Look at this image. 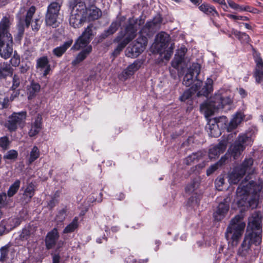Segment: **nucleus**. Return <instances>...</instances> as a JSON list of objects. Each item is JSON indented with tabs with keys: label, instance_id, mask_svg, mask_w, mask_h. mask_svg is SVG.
I'll use <instances>...</instances> for the list:
<instances>
[{
	"label": "nucleus",
	"instance_id": "obj_31",
	"mask_svg": "<svg viewBox=\"0 0 263 263\" xmlns=\"http://www.w3.org/2000/svg\"><path fill=\"white\" fill-rule=\"evenodd\" d=\"M186 51L187 49L184 47H181L177 51L172 63L174 67H177L182 62Z\"/></svg>",
	"mask_w": 263,
	"mask_h": 263
},
{
	"label": "nucleus",
	"instance_id": "obj_32",
	"mask_svg": "<svg viewBox=\"0 0 263 263\" xmlns=\"http://www.w3.org/2000/svg\"><path fill=\"white\" fill-rule=\"evenodd\" d=\"M245 148L240 144L235 141L234 143L230 148L231 156L234 159H236L241 155Z\"/></svg>",
	"mask_w": 263,
	"mask_h": 263
},
{
	"label": "nucleus",
	"instance_id": "obj_22",
	"mask_svg": "<svg viewBox=\"0 0 263 263\" xmlns=\"http://www.w3.org/2000/svg\"><path fill=\"white\" fill-rule=\"evenodd\" d=\"M253 162L254 160L251 158L246 159L242 163L237 167L241 172V174H245L246 173H248L249 174H253L255 171L253 167Z\"/></svg>",
	"mask_w": 263,
	"mask_h": 263
},
{
	"label": "nucleus",
	"instance_id": "obj_49",
	"mask_svg": "<svg viewBox=\"0 0 263 263\" xmlns=\"http://www.w3.org/2000/svg\"><path fill=\"white\" fill-rule=\"evenodd\" d=\"M193 78L194 76L188 72L184 77L183 84L186 86H190L193 82Z\"/></svg>",
	"mask_w": 263,
	"mask_h": 263
},
{
	"label": "nucleus",
	"instance_id": "obj_16",
	"mask_svg": "<svg viewBox=\"0 0 263 263\" xmlns=\"http://www.w3.org/2000/svg\"><path fill=\"white\" fill-rule=\"evenodd\" d=\"M227 140H223L218 144L213 146L209 149V156L210 159H215L223 153L227 146Z\"/></svg>",
	"mask_w": 263,
	"mask_h": 263
},
{
	"label": "nucleus",
	"instance_id": "obj_2",
	"mask_svg": "<svg viewBox=\"0 0 263 263\" xmlns=\"http://www.w3.org/2000/svg\"><path fill=\"white\" fill-rule=\"evenodd\" d=\"M232 103L231 98L223 96L219 91L215 93L210 100L200 105V110L204 114L205 117L212 116L214 112L219 109L223 108L224 106L230 105Z\"/></svg>",
	"mask_w": 263,
	"mask_h": 263
},
{
	"label": "nucleus",
	"instance_id": "obj_56",
	"mask_svg": "<svg viewBox=\"0 0 263 263\" xmlns=\"http://www.w3.org/2000/svg\"><path fill=\"white\" fill-rule=\"evenodd\" d=\"M228 3L230 7H231L232 8L235 10H239L240 11H243L245 6H240L231 0H228Z\"/></svg>",
	"mask_w": 263,
	"mask_h": 263
},
{
	"label": "nucleus",
	"instance_id": "obj_42",
	"mask_svg": "<svg viewBox=\"0 0 263 263\" xmlns=\"http://www.w3.org/2000/svg\"><path fill=\"white\" fill-rule=\"evenodd\" d=\"M9 247L8 245L0 248V262H4L8 258Z\"/></svg>",
	"mask_w": 263,
	"mask_h": 263
},
{
	"label": "nucleus",
	"instance_id": "obj_45",
	"mask_svg": "<svg viewBox=\"0 0 263 263\" xmlns=\"http://www.w3.org/2000/svg\"><path fill=\"white\" fill-rule=\"evenodd\" d=\"M225 158L222 157L220 160L214 165H211L207 170L206 174L209 176L216 171L219 166L221 165L226 161Z\"/></svg>",
	"mask_w": 263,
	"mask_h": 263
},
{
	"label": "nucleus",
	"instance_id": "obj_25",
	"mask_svg": "<svg viewBox=\"0 0 263 263\" xmlns=\"http://www.w3.org/2000/svg\"><path fill=\"white\" fill-rule=\"evenodd\" d=\"M101 15V11L96 6H91L88 9L87 8V20L88 21L97 20Z\"/></svg>",
	"mask_w": 263,
	"mask_h": 263
},
{
	"label": "nucleus",
	"instance_id": "obj_34",
	"mask_svg": "<svg viewBox=\"0 0 263 263\" xmlns=\"http://www.w3.org/2000/svg\"><path fill=\"white\" fill-rule=\"evenodd\" d=\"M41 86L39 83L32 82L28 88V99L31 100L39 92Z\"/></svg>",
	"mask_w": 263,
	"mask_h": 263
},
{
	"label": "nucleus",
	"instance_id": "obj_46",
	"mask_svg": "<svg viewBox=\"0 0 263 263\" xmlns=\"http://www.w3.org/2000/svg\"><path fill=\"white\" fill-rule=\"evenodd\" d=\"M199 183L197 180H193L185 187V192L189 194H192L198 188Z\"/></svg>",
	"mask_w": 263,
	"mask_h": 263
},
{
	"label": "nucleus",
	"instance_id": "obj_52",
	"mask_svg": "<svg viewBox=\"0 0 263 263\" xmlns=\"http://www.w3.org/2000/svg\"><path fill=\"white\" fill-rule=\"evenodd\" d=\"M254 61L256 63L255 68H263V60L259 53H256L254 55Z\"/></svg>",
	"mask_w": 263,
	"mask_h": 263
},
{
	"label": "nucleus",
	"instance_id": "obj_24",
	"mask_svg": "<svg viewBox=\"0 0 263 263\" xmlns=\"http://www.w3.org/2000/svg\"><path fill=\"white\" fill-rule=\"evenodd\" d=\"M91 51L92 46L91 45L87 46L77 55L75 59L72 61V65L76 66L82 62L90 54Z\"/></svg>",
	"mask_w": 263,
	"mask_h": 263
},
{
	"label": "nucleus",
	"instance_id": "obj_36",
	"mask_svg": "<svg viewBox=\"0 0 263 263\" xmlns=\"http://www.w3.org/2000/svg\"><path fill=\"white\" fill-rule=\"evenodd\" d=\"M12 74V68L11 66L5 63L0 64V78H5Z\"/></svg>",
	"mask_w": 263,
	"mask_h": 263
},
{
	"label": "nucleus",
	"instance_id": "obj_29",
	"mask_svg": "<svg viewBox=\"0 0 263 263\" xmlns=\"http://www.w3.org/2000/svg\"><path fill=\"white\" fill-rule=\"evenodd\" d=\"M34 194V185L32 183L29 184L25 189L22 197V202L24 204H26L30 202Z\"/></svg>",
	"mask_w": 263,
	"mask_h": 263
},
{
	"label": "nucleus",
	"instance_id": "obj_9",
	"mask_svg": "<svg viewBox=\"0 0 263 263\" xmlns=\"http://www.w3.org/2000/svg\"><path fill=\"white\" fill-rule=\"evenodd\" d=\"M61 4V3L55 2L51 3L48 6L45 16L47 25L52 26L53 28L58 26L59 23L58 22V18Z\"/></svg>",
	"mask_w": 263,
	"mask_h": 263
},
{
	"label": "nucleus",
	"instance_id": "obj_20",
	"mask_svg": "<svg viewBox=\"0 0 263 263\" xmlns=\"http://www.w3.org/2000/svg\"><path fill=\"white\" fill-rule=\"evenodd\" d=\"M36 67L40 70H44L43 76H46L50 70V66L47 57L44 56L37 59Z\"/></svg>",
	"mask_w": 263,
	"mask_h": 263
},
{
	"label": "nucleus",
	"instance_id": "obj_30",
	"mask_svg": "<svg viewBox=\"0 0 263 263\" xmlns=\"http://www.w3.org/2000/svg\"><path fill=\"white\" fill-rule=\"evenodd\" d=\"M5 39L2 40V44L0 45V55L5 59H7L10 57L12 53V47L9 44H7L5 46Z\"/></svg>",
	"mask_w": 263,
	"mask_h": 263
},
{
	"label": "nucleus",
	"instance_id": "obj_50",
	"mask_svg": "<svg viewBox=\"0 0 263 263\" xmlns=\"http://www.w3.org/2000/svg\"><path fill=\"white\" fill-rule=\"evenodd\" d=\"M254 76L256 82L259 83L263 81V68H255Z\"/></svg>",
	"mask_w": 263,
	"mask_h": 263
},
{
	"label": "nucleus",
	"instance_id": "obj_8",
	"mask_svg": "<svg viewBox=\"0 0 263 263\" xmlns=\"http://www.w3.org/2000/svg\"><path fill=\"white\" fill-rule=\"evenodd\" d=\"M136 24L137 22L134 19L130 18L125 31L119 32L118 35L114 40V42H119L123 40L127 44H128L136 36L137 31Z\"/></svg>",
	"mask_w": 263,
	"mask_h": 263
},
{
	"label": "nucleus",
	"instance_id": "obj_40",
	"mask_svg": "<svg viewBox=\"0 0 263 263\" xmlns=\"http://www.w3.org/2000/svg\"><path fill=\"white\" fill-rule=\"evenodd\" d=\"M21 181L19 180H16L10 186L7 195L9 197H12L15 195L18 190L20 186Z\"/></svg>",
	"mask_w": 263,
	"mask_h": 263
},
{
	"label": "nucleus",
	"instance_id": "obj_7",
	"mask_svg": "<svg viewBox=\"0 0 263 263\" xmlns=\"http://www.w3.org/2000/svg\"><path fill=\"white\" fill-rule=\"evenodd\" d=\"M213 81L211 79H208L205 85L201 88L202 85V82L197 80L194 85L185 90L183 93L180 97L179 100L181 101H185L189 99L195 92L198 91L197 96H208L209 94L213 90Z\"/></svg>",
	"mask_w": 263,
	"mask_h": 263
},
{
	"label": "nucleus",
	"instance_id": "obj_19",
	"mask_svg": "<svg viewBox=\"0 0 263 263\" xmlns=\"http://www.w3.org/2000/svg\"><path fill=\"white\" fill-rule=\"evenodd\" d=\"M121 23L120 21H116L112 22L109 28L107 30H104L99 36V41L102 42L103 40L105 39L108 36L114 34L117 31Z\"/></svg>",
	"mask_w": 263,
	"mask_h": 263
},
{
	"label": "nucleus",
	"instance_id": "obj_13",
	"mask_svg": "<svg viewBox=\"0 0 263 263\" xmlns=\"http://www.w3.org/2000/svg\"><path fill=\"white\" fill-rule=\"evenodd\" d=\"M170 40V35L164 32H161L156 37L155 48L158 52L161 53L163 50L165 49Z\"/></svg>",
	"mask_w": 263,
	"mask_h": 263
},
{
	"label": "nucleus",
	"instance_id": "obj_11",
	"mask_svg": "<svg viewBox=\"0 0 263 263\" xmlns=\"http://www.w3.org/2000/svg\"><path fill=\"white\" fill-rule=\"evenodd\" d=\"M35 12V7L31 6L27 11L25 18H20L19 22L17 25V32L15 36V40L20 41L24 33V25L26 27H28L30 24L32 16Z\"/></svg>",
	"mask_w": 263,
	"mask_h": 263
},
{
	"label": "nucleus",
	"instance_id": "obj_39",
	"mask_svg": "<svg viewBox=\"0 0 263 263\" xmlns=\"http://www.w3.org/2000/svg\"><path fill=\"white\" fill-rule=\"evenodd\" d=\"M237 143L240 144L245 148L246 146L251 144L252 142L251 137L246 134L240 135L235 141Z\"/></svg>",
	"mask_w": 263,
	"mask_h": 263
},
{
	"label": "nucleus",
	"instance_id": "obj_10",
	"mask_svg": "<svg viewBox=\"0 0 263 263\" xmlns=\"http://www.w3.org/2000/svg\"><path fill=\"white\" fill-rule=\"evenodd\" d=\"M26 118V112H13L8 118L6 126L10 132H14L18 127L23 128Z\"/></svg>",
	"mask_w": 263,
	"mask_h": 263
},
{
	"label": "nucleus",
	"instance_id": "obj_63",
	"mask_svg": "<svg viewBox=\"0 0 263 263\" xmlns=\"http://www.w3.org/2000/svg\"><path fill=\"white\" fill-rule=\"evenodd\" d=\"M29 69V66L26 64H22L20 67V71L22 73H25Z\"/></svg>",
	"mask_w": 263,
	"mask_h": 263
},
{
	"label": "nucleus",
	"instance_id": "obj_21",
	"mask_svg": "<svg viewBox=\"0 0 263 263\" xmlns=\"http://www.w3.org/2000/svg\"><path fill=\"white\" fill-rule=\"evenodd\" d=\"M199 10L207 15L214 17H219V14L214 6L207 3H202L198 7Z\"/></svg>",
	"mask_w": 263,
	"mask_h": 263
},
{
	"label": "nucleus",
	"instance_id": "obj_1",
	"mask_svg": "<svg viewBox=\"0 0 263 263\" xmlns=\"http://www.w3.org/2000/svg\"><path fill=\"white\" fill-rule=\"evenodd\" d=\"M162 18L156 16L153 21L147 22L139 32V36L132 46L138 55L145 49L147 44V38L152 36L160 28Z\"/></svg>",
	"mask_w": 263,
	"mask_h": 263
},
{
	"label": "nucleus",
	"instance_id": "obj_53",
	"mask_svg": "<svg viewBox=\"0 0 263 263\" xmlns=\"http://www.w3.org/2000/svg\"><path fill=\"white\" fill-rule=\"evenodd\" d=\"M135 52V50L133 46H129L126 48L125 50V55L129 58H137L138 55L137 53Z\"/></svg>",
	"mask_w": 263,
	"mask_h": 263
},
{
	"label": "nucleus",
	"instance_id": "obj_57",
	"mask_svg": "<svg viewBox=\"0 0 263 263\" xmlns=\"http://www.w3.org/2000/svg\"><path fill=\"white\" fill-rule=\"evenodd\" d=\"M174 49V44H172L168 48V49L165 51L164 58L166 60H169L171 55L173 53V50Z\"/></svg>",
	"mask_w": 263,
	"mask_h": 263
},
{
	"label": "nucleus",
	"instance_id": "obj_5",
	"mask_svg": "<svg viewBox=\"0 0 263 263\" xmlns=\"http://www.w3.org/2000/svg\"><path fill=\"white\" fill-rule=\"evenodd\" d=\"M69 7L71 9L69 22L70 25L74 28H80L87 20V7L85 2L78 4L69 2Z\"/></svg>",
	"mask_w": 263,
	"mask_h": 263
},
{
	"label": "nucleus",
	"instance_id": "obj_33",
	"mask_svg": "<svg viewBox=\"0 0 263 263\" xmlns=\"http://www.w3.org/2000/svg\"><path fill=\"white\" fill-rule=\"evenodd\" d=\"M90 41L89 40L86 39L84 37L80 35L76 40L75 43L73 45L72 49L75 50H80L81 48H86L89 46L88 44Z\"/></svg>",
	"mask_w": 263,
	"mask_h": 263
},
{
	"label": "nucleus",
	"instance_id": "obj_23",
	"mask_svg": "<svg viewBox=\"0 0 263 263\" xmlns=\"http://www.w3.org/2000/svg\"><path fill=\"white\" fill-rule=\"evenodd\" d=\"M42 116L38 115L35 118V121L32 123L31 128L29 132V136L33 137L39 134L42 128Z\"/></svg>",
	"mask_w": 263,
	"mask_h": 263
},
{
	"label": "nucleus",
	"instance_id": "obj_41",
	"mask_svg": "<svg viewBox=\"0 0 263 263\" xmlns=\"http://www.w3.org/2000/svg\"><path fill=\"white\" fill-rule=\"evenodd\" d=\"M78 227V218L75 217L63 230L64 233H69L73 232Z\"/></svg>",
	"mask_w": 263,
	"mask_h": 263
},
{
	"label": "nucleus",
	"instance_id": "obj_38",
	"mask_svg": "<svg viewBox=\"0 0 263 263\" xmlns=\"http://www.w3.org/2000/svg\"><path fill=\"white\" fill-rule=\"evenodd\" d=\"M34 231V227L30 225L28 226L22 230L20 235V237L22 240H27L31 234H33Z\"/></svg>",
	"mask_w": 263,
	"mask_h": 263
},
{
	"label": "nucleus",
	"instance_id": "obj_27",
	"mask_svg": "<svg viewBox=\"0 0 263 263\" xmlns=\"http://www.w3.org/2000/svg\"><path fill=\"white\" fill-rule=\"evenodd\" d=\"M244 117V115L241 112H237L229 123L227 129L228 132H231L235 129L238 125L241 122Z\"/></svg>",
	"mask_w": 263,
	"mask_h": 263
},
{
	"label": "nucleus",
	"instance_id": "obj_15",
	"mask_svg": "<svg viewBox=\"0 0 263 263\" xmlns=\"http://www.w3.org/2000/svg\"><path fill=\"white\" fill-rule=\"evenodd\" d=\"M262 217L260 212L255 211L249 218L247 228L249 229L262 230Z\"/></svg>",
	"mask_w": 263,
	"mask_h": 263
},
{
	"label": "nucleus",
	"instance_id": "obj_37",
	"mask_svg": "<svg viewBox=\"0 0 263 263\" xmlns=\"http://www.w3.org/2000/svg\"><path fill=\"white\" fill-rule=\"evenodd\" d=\"M95 29L96 27L93 25L90 24L85 29L81 36L91 41L93 37L95 35V33H94Z\"/></svg>",
	"mask_w": 263,
	"mask_h": 263
},
{
	"label": "nucleus",
	"instance_id": "obj_60",
	"mask_svg": "<svg viewBox=\"0 0 263 263\" xmlns=\"http://www.w3.org/2000/svg\"><path fill=\"white\" fill-rule=\"evenodd\" d=\"M213 128H211V135L213 137H218L220 134L219 130L218 128V125L213 124Z\"/></svg>",
	"mask_w": 263,
	"mask_h": 263
},
{
	"label": "nucleus",
	"instance_id": "obj_28",
	"mask_svg": "<svg viewBox=\"0 0 263 263\" xmlns=\"http://www.w3.org/2000/svg\"><path fill=\"white\" fill-rule=\"evenodd\" d=\"M72 43L73 41L72 40L64 42L62 45L57 47L53 50V54L57 57H61L71 46Z\"/></svg>",
	"mask_w": 263,
	"mask_h": 263
},
{
	"label": "nucleus",
	"instance_id": "obj_47",
	"mask_svg": "<svg viewBox=\"0 0 263 263\" xmlns=\"http://www.w3.org/2000/svg\"><path fill=\"white\" fill-rule=\"evenodd\" d=\"M200 64L198 63H193L189 69L188 72L192 74L193 76H195V77L197 78L200 72Z\"/></svg>",
	"mask_w": 263,
	"mask_h": 263
},
{
	"label": "nucleus",
	"instance_id": "obj_35",
	"mask_svg": "<svg viewBox=\"0 0 263 263\" xmlns=\"http://www.w3.org/2000/svg\"><path fill=\"white\" fill-rule=\"evenodd\" d=\"M241 172L236 167L229 175V182L231 184H237L245 174H241Z\"/></svg>",
	"mask_w": 263,
	"mask_h": 263
},
{
	"label": "nucleus",
	"instance_id": "obj_59",
	"mask_svg": "<svg viewBox=\"0 0 263 263\" xmlns=\"http://www.w3.org/2000/svg\"><path fill=\"white\" fill-rule=\"evenodd\" d=\"M20 62V57L17 55L14 54L13 57L10 60V63L13 66H17L18 65Z\"/></svg>",
	"mask_w": 263,
	"mask_h": 263
},
{
	"label": "nucleus",
	"instance_id": "obj_17",
	"mask_svg": "<svg viewBox=\"0 0 263 263\" xmlns=\"http://www.w3.org/2000/svg\"><path fill=\"white\" fill-rule=\"evenodd\" d=\"M229 210V204L228 198L224 199L223 202H220L216 211L214 213V217L216 220L220 221L225 216Z\"/></svg>",
	"mask_w": 263,
	"mask_h": 263
},
{
	"label": "nucleus",
	"instance_id": "obj_55",
	"mask_svg": "<svg viewBox=\"0 0 263 263\" xmlns=\"http://www.w3.org/2000/svg\"><path fill=\"white\" fill-rule=\"evenodd\" d=\"M9 140L7 137L4 136L0 138V146L4 149L8 148Z\"/></svg>",
	"mask_w": 263,
	"mask_h": 263
},
{
	"label": "nucleus",
	"instance_id": "obj_18",
	"mask_svg": "<svg viewBox=\"0 0 263 263\" xmlns=\"http://www.w3.org/2000/svg\"><path fill=\"white\" fill-rule=\"evenodd\" d=\"M59 237V235L56 228H54L52 231L48 232L45 238L46 248L48 250L53 248Z\"/></svg>",
	"mask_w": 263,
	"mask_h": 263
},
{
	"label": "nucleus",
	"instance_id": "obj_64",
	"mask_svg": "<svg viewBox=\"0 0 263 263\" xmlns=\"http://www.w3.org/2000/svg\"><path fill=\"white\" fill-rule=\"evenodd\" d=\"M60 258L59 254H54L52 256V263H60Z\"/></svg>",
	"mask_w": 263,
	"mask_h": 263
},
{
	"label": "nucleus",
	"instance_id": "obj_3",
	"mask_svg": "<svg viewBox=\"0 0 263 263\" xmlns=\"http://www.w3.org/2000/svg\"><path fill=\"white\" fill-rule=\"evenodd\" d=\"M242 219V216L236 215L231 219L225 232L226 238L233 246L237 245L246 227V223Z\"/></svg>",
	"mask_w": 263,
	"mask_h": 263
},
{
	"label": "nucleus",
	"instance_id": "obj_12",
	"mask_svg": "<svg viewBox=\"0 0 263 263\" xmlns=\"http://www.w3.org/2000/svg\"><path fill=\"white\" fill-rule=\"evenodd\" d=\"M11 25L9 17L4 16L0 22V45L2 44V40L6 38L8 41H12V36L9 32Z\"/></svg>",
	"mask_w": 263,
	"mask_h": 263
},
{
	"label": "nucleus",
	"instance_id": "obj_44",
	"mask_svg": "<svg viewBox=\"0 0 263 263\" xmlns=\"http://www.w3.org/2000/svg\"><path fill=\"white\" fill-rule=\"evenodd\" d=\"M202 154L201 152H197L193 153L192 155L189 156L185 159L186 164L190 165L192 162L195 160H198L201 157Z\"/></svg>",
	"mask_w": 263,
	"mask_h": 263
},
{
	"label": "nucleus",
	"instance_id": "obj_62",
	"mask_svg": "<svg viewBox=\"0 0 263 263\" xmlns=\"http://www.w3.org/2000/svg\"><path fill=\"white\" fill-rule=\"evenodd\" d=\"M20 83V78L18 76L14 74L13 78V86L12 87H14V88H17Z\"/></svg>",
	"mask_w": 263,
	"mask_h": 263
},
{
	"label": "nucleus",
	"instance_id": "obj_48",
	"mask_svg": "<svg viewBox=\"0 0 263 263\" xmlns=\"http://www.w3.org/2000/svg\"><path fill=\"white\" fill-rule=\"evenodd\" d=\"M119 44L116 47V49H115L114 52H112V54L114 57H117L118 55L119 54L120 52L125 47V46L128 44L126 43H125L123 40L119 42H118Z\"/></svg>",
	"mask_w": 263,
	"mask_h": 263
},
{
	"label": "nucleus",
	"instance_id": "obj_61",
	"mask_svg": "<svg viewBox=\"0 0 263 263\" xmlns=\"http://www.w3.org/2000/svg\"><path fill=\"white\" fill-rule=\"evenodd\" d=\"M7 199V195L5 193L0 194V208L5 205V201Z\"/></svg>",
	"mask_w": 263,
	"mask_h": 263
},
{
	"label": "nucleus",
	"instance_id": "obj_4",
	"mask_svg": "<svg viewBox=\"0 0 263 263\" xmlns=\"http://www.w3.org/2000/svg\"><path fill=\"white\" fill-rule=\"evenodd\" d=\"M262 240V230L247 228L243 240L238 250L239 256L244 257L249 254L252 245H259Z\"/></svg>",
	"mask_w": 263,
	"mask_h": 263
},
{
	"label": "nucleus",
	"instance_id": "obj_14",
	"mask_svg": "<svg viewBox=\"0 0 263 263\" xmlns=\"http://www.w3.org/2000/svg\"><path fill=\"white\" fill-rule=\"evenodd\" d=\"M142 65V62L141 61L136 60L122 71L120 76V79L124 81L127 80L133 76L141 67Z\"/></svg>",
	"mask_w": 263,
	"mask_h": 263
},
{
	"label": "nucleus",
	"instance_id": "obj_54",
	"mask_svg": "<svg viewBox=\"0 0 263 263\" xmlns=\"http://www.w3.org/2000/svg\"><path fill=\"white\" fill-rule=\"evenodd\" d=\"M17 152L15 150H10L7 152V153L4 156V158L5 159H14L17 157Z\"/></svg>",
	"mask_w": 263,
	"mask_h": 263
},
{
	"label": "nucleus",
	"instance_id": "obj_26",
	"mask_svg": "<svg viewBox=\"0 0 263 263\" xmlns=\"http://www.w3.org/2000/svg\"><path fill=\"white\" fill-rule=\"evenodd\" d=\"M21 219L16 217L14 218H10L6 221H3L1 224H3V228L4 230L9 231L19 226L21 224Z\"/></svg>",
	"mask_w": 263,
	"mask_h": 263
},
{
	"label": "nucleus",
	"instance_id": "obj_58",
	"mask_svg": "<svg viewBox=\"0 0 263 263\" xmlns=\"http://www.w3.org/2000/svg\"><path fill=\"white\" fill-rule=\"evenodd\" d=\"M66 211L62 209L59 211L56 216V220L58 222H62L65 218Z\"/></svg>",
	"mask_w": 263,
	"mask_h": 263
},
{
	"label": "nucleus",
	"instance_id": "obj_43",
	"mask_svg": "<svg viewBox=\"0 0 263 263\" xmlns=\"http://www.w3.org/2000/svg\"><path fill=\"white\" fill-rule=\"evenodd\" d=\"M40 153L39 148L37 146H34L30 152V157L28 160L29 164L32 163L40 157Z\"/></svg>",
	"mask_w": 263,
	"mask_h": 263
},
{
	"label": "nucleus",
	"instance_id": "obj_6",
	"mask_svg": "<svg viewBox=\"0 0 263 263\" xmlns=\"http://www.w3.org/2000/svg\"><path fill=\"white\" fill-rule=\"evenodd\" d=\"M253 183V181L249 183H247L246 181L242 182L237 189L236 194L238 198L237 204L239 206L254 209L257 206V200L255 198L250 197L249 196Z\"/></svg>",
	"mask_w": 263,
	"mask_h": 263
},
{
	"label": "nucleus",
	"instance_id": "obj_51",
	"mask_svg": "<svg viewBox=\"0 0 263 263\" xmlns=\"http://www.w3.org/2000/svg\"><path fill=\"white\" fill-rule=\"evenodd\" d=\"M9 99L8 97L0 94V109L6 108L8 107Z\"/></svg>",
	"mask_w": 263,
	"mask_h": 263
}]
</instances>
